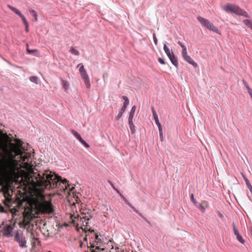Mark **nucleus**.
Here are the masks:
<instances>
[{
	"label": "nucleus",
	"instance_id": "nucleus-1",
	"mask_svg": "<svg viewBox=\"0 0 252 252\" xmlns=\"http://www.w3.org/2000/svg\"><path fill=\"white\" fill-rule=\"evenodd\" d=\"M2 153L0 156V169L10 174L14 175L19 169L18 165L25 169L28 174L21 180L26 187L36 188L44 187L46 189L59 188L63 190L68 189L69 184L66 179L62 180V178L55 174H52L51 172L48 174V171L40 174L34 171L32 165L29 163L31 158V154L25 152L22 148V145L10 143L8 146L6 144L0 146ZM74 187L71 189L72 191Z\"/></svg>",
	"mask_w": 252,
	"mask_h": 252
},
{
	"label": "nucleus",
	"instance_id": "nucleus-2",
	"mask_svg": "<svg viewBox=\"0 0 252 252\" xmlns=\"http://www.w3.org/2000/svg\"><path fill=\"white\" fill-rule=\"evenodd\" d=\"M27 211L32 213V215L35 216V215L40 214H52L54 212V209L51 201L35 199L31 203L30 208L27 209Z\"/></svg>",
	"mask_w": 252,
	"mask_h": 252
},
{
	"label": "nucleus",
	"instance_id": "nucleus-3",
	"mask_svg": "<svg viewBox=\"0 0 252 252\" xmlns=\"http://www.w3.org/2000/svg\"><path fill=\"white\" fill-rule=\"evenodd\" d=\"M35 217V216L32 215V213L27 211V209H26L23 213V220L20 222L21 227L26 228L27 231L30 233L33 232V225L31 224L30 222ZM30 234L31 233H30Z\"/></svg>",
	"mask_w": 252,
	"mask_h": 252
},
{
	"label": "nucleus",
	"instance_id": "nucleus-4",
	"mask_svg": "<svg viewBox=\"0 0 252 252\" xmlns=\"http://www.w3.org/2000/svg\"><path fill=\"white\" fill-rule=\"evenodd\" d=\"M71 222L76 227H78L79 225V222H78V221L81 223V228L83 230V231H85V232H87V231H90L91 232H94V230L91 229V228H88V226H89V221L86 220H84V219H81V217H77V218L73 217L72 216H71Z\"/></svg>",
	"mask_w": 252,
	"mask_h": 252
},
{
	"label": "nucleus",
	"instance_id": "nucleus-5",
	"mask_svg": "<svg viewBox=\"0 0 252 252\" xmlns=\"http://www.w3.org/2000/svg\"><path fill=\"white\" fill-rule=\"evenodd\" d=\"M197 20L201 24L202 26L206 28L209 30L215 33L220 34L218 29L216 27L213 23H212L208 19H205L202 17L198 16Z\"/></svg>",
	"mask_w": 252,
	"mask_h": 252
},
{
	"label": "nucleus",
	"instance_id": "nucleus-6",
	"mask_svg": "<svg viewBox=\"0 0 252 252\" xmlns=\"http://www.w3.org/2000/svg\"><path fill=\"white\" fill-rule=\"evenodd\" d=\"M197 20L201 24L202 26L206 28L209 30L215 33L220 34L218 29L216 27L213 23H212L208 19H205L202 17L198 16Z\"/></svg>",
	"mask_w": 252,
	"mask_h": 252
},
{
	"label": "nucleus",
	"instance_id": "nucleus-7",
	"mask_svg": "<svg viewBox=\"0 0 252 252\" xmlns=\"http://www.w3.org/2000/svg\"><path fill=\"white\" fill-rule=\"evenodd\" d=\"M224 9L226 11H229L230 12H231L232 13H235L238 15H242L246 18L249 17V14H248V13L246 11L241 9L239 7L232 6V5L228 4L225 6Z\"/></svg>",
	"mask_w": 252,
	"mask_h": 252
},
{
	"label": "nucleus",
	"instance_id": "nucleus-8",
	"mask_svg": "<svg viewBox=\"0 0 252 252\" xmlns=\"http://www.w3.org/2000/svg\"><path fill=\"white\" fill-rule=\"evenodd\" d=\"M78 67H79V72L82 78L83 79L84 82L87 88H90L91 87V83L90 81L89 77L87 74V73L84 68V66L82 63H79L78 65Z\"/></svg>",
	"mask_w": 252,
	"mask_h": 252
},
{
	"label": "nucleus",
	"instance_id": "nucleus-9",
	"mask_svg": "<svg viewBox=\"0 0 252 252\" xmlns=\"http://www.w3.org/2000/svg\"><path fill=\"white\" fill-rule=\"evenodd\" d=\"M8 7L21 18L25 26L26 31L28 32L29 31V23L24 15L18 9L11 5H8Z\"/></svg>",
	"mask_w": 252,
	"mask_h": 252
},
{
	"label": "nucleus",
	"instance_id": "nucleus-10",
	"mask_svg": "<svg viewBox=\"0 0 252 252\" xmlns=\"http://www.w3.org/2000/svg\"><path fill=\"white\" fill-rule=\"evenodd\" d=\"M163 49L172 64H174L176 67H178V63L177 57L175 56L173 53H171L169 48L166 46V44L164 45Z\"/></svg>",
	"mask_w": 252,
	"mask_h": 252
},
{
	"label": "nucleus",
	"instance_id": "nucleus-11",
	"mask_svg": "<svg viewBox=\"0 0 252 252\" xmlns=\"http://www.w3.org/2000/svg\"><path fill=\"white\" fill-rule=\"evenodd\" d=\"M123 99L125 100L123 106L120 110L118 115L115 117L116 120H119L123 116V113L125 112L127 106L129 104V100L127 96H123Z\"/></svg>",
	"mask_w": 252,
	"mask_h": 252
},
{
	"label": "nucleus",
	"instance_id": "nucleus-12",
	"mask_svg": "<svg viewBox=\"0 0 252 252\" xmlns=\"http://www.w3.org/2000/svg\"><path fill=\"white\" fill-rule=\"evenodd\" d=\"M15 239L22 248L26 247V241L25 236L22 233H17L15 236Z\"/></svg>",
	"mask_w": 252,
	"mask_h": 252
},
{
	"label": "nucleus",
	"instance_id": "nucleus-13",
	"mask_svg": "<svg viewBox=\"0 0 252 252\" xmlns=\"http://www.w3.org/2000/svg\"><path fill=\"white\" fill-rule=\"evenodd\" d=\"M182 55L184 60L188 62L189 64L192 65L194 67H196L197 66V63H195L190 56L187 54V50H184V52H182Z\"/></svg>",
	"mask_w": 252,
	"mask_h": 252
},
{
	"label": "nucleus",
	"instance_id": "nucleus-14",
	"mask_svg": "<svg viewBox=\"0 0 252 252\" xmlns=\"http://www.w3.org/2000/svg\"><path fill=\"white\" fill-rule=\"evenodd\" d=\"M13 229V227L11 225H8L3 227L2 229L1 230V232L3 235L6 237H11L12 236V232Z\"/></svg>",
	"mask_w": 252,
	"mask_h": 252
},
{
	"label": "nucleus",
	"instance_id": "nucleus-15",
	"mask_svg": "<svg viewBox=\"0 0 252 252\" xmlns=\"http://www.w3.org/2000/svg\"><path fill=\"white\" fill-rule=\"evenodd\" d=\"M30 239L32 245V248L34 249L36 247V245H40V241L38 238L35 237L33 232H31L30 234Z\"/></svg>",
	"mask_w": 252,
	"mask_h": 252
},
{
	"label": "nucleus",
	"instance_id": "nucleus-16",
	"mask_svg": "<svg viewBox=\"0 0 252 252\" xmlns=\"http://www.w3.org/2000/svg\"><path fill=\"white\" fill-rule=\"evenodd\" d=\"M233 228L234 234L236 236L237 239L242 244H244L245 242V240L243 239L241 235L239 234L238 229H237L236 227L235 226L234 223L233 224Z\"/></svg>",
	"mask_w": 252,
	"mask_h": 252
},
{
	"label": "nucleus",
	"instance_id": "nucleus-17",
	"mask_svg": "<svg viewBox=\"0 0 252 252\" xmlns=\"http://www.w3.org/2000/svg\"><path fill=\"white\" fill-rule=\"evenodd\" d=\"M80 217H81L82 219H84V220L90 221L93 217L91 213L89 211H86L85 212H83Z\"/></svg>",
	"mask_w": 252,
	"mask_h": 252
},
{
	"label": "nucleus",
	"instance_id": "nucleus-18",
	"mask_svg": "<svg viewBox=\"0 0 252 252\" xmlns=\"http://www.w3.org/2000/svg\"><path fill=\"white\" fill-rule=\"evenodd\" d=\"M94 237H95V242H96V250H104V248H101L100 247H101V245H102V241H101V240L99 238V236L97 234V233H95L94 234Z\"/></svg>",
	"mask_w": 252,
	"mask_h": 252
},
{
	"label": "nucleus",
	"instance_id": "nucleus-19",
	"mask_svg": "<svg viewBox=\"0 0 252 252\" xmlns=\"http://www.w3.org/2000/svg\"><path fill=\"white\" fill-rule=\"evenodd\" d=\"M11 186L10 184H6L2 186L0 189V192H3L4 196H6L7 192L11 190Z\"/></svg>",
	"mask_w": 252,
	"mask_h": 252
},
{
	"label": "nucleus",
	"instance_id": "nucleus-20",
	"mask_svg": "<svg viewBox=\"0 0 252 252\" xmlns=\"http://www.w3.org/2000/svg\"><path fill=\"white\" fill-rule=\"evenodd\" d=\"M11 194L10 192V190H9L8 192H7L6 193V196H4L5 200L4 201V204L8 207H10V203L11 202Z\"/></svg>",
	"mask_w": 252,
	"mask_h": 252
},
{
	"label": "nucleus",
	"instance_id": "nucleus-21",
	"mask_svg": "<svg viewBox=\"0 0 252 252\" xmlns=\"http://www.w3.org/2000/svg\"><path fill=\"white\" fill-rule=\"evenodd\" d=\"M242 175L245 181L246 182V184L247 185V187L250 189V191L252 193V186L251 185L249 181L248 180L245 175L242 173Z\"/></svg>",
	"mask_w": 252,
	"mask_h": 252
},
{
	"label": "nucleus",
	"instance_id": "nucleus-22",
	"mask_svg": "<svg viewBox=\"0 0 252 252\" xmlns=\"http://www.w3.org/2000/svg\"><path fill=\"white\" fill-rule=\"evenodd\" d=\"M128 124L131 133L133 134L135 132V126L133 123L132 120H128Z\"/></svg>",
	"mask_w": 252,
	"mask_h": 252
},
{
	"label": "nucleus",
	"instance_id": "nucleus-23",
	"mask_svg": "<svg viewBox=\"0 0 252 252\" xmlns=\"http://www.w3.org/2000/svg\"><path fill=\"white\" fill-rule=\"evenodd\" d=\"M136 107L135 106H133L132 107L130 112V114H129V115L128 120H133L134 115V113H135V112L136 110Z\"/></svg>",
	"mask_w": 252,
	"mask_h": 252
},
{
	"label": "nucleus",
	"instance_id": "nucleus-24",
	"mask_svg": "<svg viewBox=\"0 0 252 252\" xmlns=\"http://www.w3.org/2000/svg\"><path fill=\"white\" fill-rule=\"evenodd\" d=\"M29 11L32 14L33 17L34 18V21H37L38 20V19H37L38 15H37V12L34 10H33V9H30Z\"/></svg>",
	"mask_w": 252,
	"mask_h": 252
},
{
	"label": "nucleus",
	"instance_id": "nucleus-25",
	"mask_svg": "<svg viewBox=\"0 0 252 252\" xmlns=\"http://www.w3.org/2000/svg\"><path fill=\"white\" fill-rule=\"evenodd\" d=\"M243 22L247 26L250 28L252 30V23L250 20L246 19L244 20Z\"/></svg>",
	"mask_w": 252,
	"mask_h": 252
},
{
	"label": "nucleus",
	"instance_id": "nucleus-26",
	"mask_svg": "<svg viewBox=\"0 0 252 252\" xmlns=\"http://www.w3.org/2000/svg\"><path fill=\"white\" fill-rule=\"evenodd\" d=\"M71 133L73 134V135L79 140L80 139H81V136L74 129L71 130Z\"/></svg>",
	"mask_w": 252,
	"mask_h": 252
},
{
	"label": "nucleus",
	"instance_id": "nucleus-27",
	"mask_svg": "<svg viewBox=\"0 0 252 252\" xmlns=\"http://www.w3.org/2000/svg\"><path fill=\"white\" fill-rule=\"evenodd\" d=\"M62 85L65 90H67L69 87V83L66 80H63Z\"/></svg>",
	"mask_w": 252,
	"mask_h": 252
},
{
	"label": "nucleus",
	"instance_id": "nucleus-28",
	"mask_svg": "<svg viewBox=\"0 0 252 252\" xmlns=\"http://www.w3.org/2000/svg\"><path fill=\"white\" fill-rule=\"evenodd\" d=\"M69 52L72 54H74V55H79V52L78 51H77L76 49H75L73 47H71L70 50H69Z\"/></svg>",
	"mask_w": 252,
	"mask_h": 252
},
{
	"label": "nucleus",
	"instance_id": "nucleus-29",
	"mask_svg": "<svg viewBox=\"0 0 252 252\" xmlns=\"http://www.w3.org/2000/svg\"><path fill=\"white\" fill-rule=\"evenodd\" d=\"M30 80L32 82H34L36 84H37V82H38V78L36 77V76H31L30 77Z\"/></svg>",
	"mask_w": 252,
	"mask_h": 252
},
{
	"label": "nucleus",
	"instance_id": "nucleus-30",
	"mask_svg": "<svg viewBox=\"0 0 252 252\" xmlns=\"http://www.w3.org/2000/svg\"><path fill=\"white\" fill-rule=\"evenodd\" d=\"M96 242H95V240L94 241H90V246L89 247H90L91 250L93 248H94V247H95V249H96L97 245H96Z\"/></svg>",
	"mask_w": 252,
	"mask_h": 252
},
{
	"label": "nucleus",
	"instance_id": "nucleus-31",
	"mask_svg": "<svg viewBox=\"0 0 252 252\" xmlns=\"http://www.w3.org/2000/svg\"><path fill=\"white\" fill-rule=\"evenodd\" d=\"M79 141L86 148H88L90 147V145L84 141L82 137L79 140Z\"/></svg>",
	"mask_w": 252,
	"mask_h": 252
},
{
	"label": "nucleus",
	"instance_id": "nucleus-32",
	"mask_svg": "<svg viewBox=\"0 0 252 252\" xmlns=\"http://www.w3.org/2000/svg\"><path fill=\"white\" fill-rule=\"evenodd\" d=\"M197 207L200 209L201 211L204 213L205 211V208L202 204H199L198 205H197Z\"/></svg>",
	"mask_w": 252,
	"mask_h": 252
},
{
	"label": "nucleus",
	"instance_id": "nucleus-33",
	"mask_svg": "<svg viewBox=\"0 0 252 252\" xmlns=\"http://www.w3.org/2000/svg\"><path fill=\"white\" fill-rule=\"evenodd\" d=\"M152 113H153L154 119H156L158 118V115L153 107H152Z\"/></svg>",
	"mask_w": 252,
	"mask_h": 252
},
{
	"label": "nucleus",
	"instance_id": "nucleus-34",
	"mask_svg": "<svg viewBox=\"0 0 252 252\" xmlns=\"http://www.w3.org/2000/svg\"><path fill=\"white\" fill-rule=\"evenodd\" d=\"M178 44L181 47V48H182V52H184V50H185V51L187 50V48L180 41H179L178 42Z\"/></svg>",
	"mask_w": 252,
	"mask_h": 252
},
{
	"label": "nucleus",
	"instance_id": "nucleus-35",
	"mask_svg": "<svg viewBox=\"0 0 252 252\" xmlns=\"http://www.w3.org/2000/svg\"><path fill=\"white\" fill-rule=\"evenodd\" d=\"M27 51L29 54L35 53L38 51L37 50H31V49H29L28 48H27Z\"/></svg>",
	"mask_w": 252,
	"mask_h": 252
},
{
	"label": "nucleus",
	"instance_id": "nucleus-36",
	"mask_svg": "<svg viewBox=\"0 0 252 252\" xmlns=\"http://www.w3.org/2000/svg\"><path fill=\"white\" fill-rule=\"evenodd\" d=\"M114 190H116V192H117L118 194H119V195H120V196H121L122 198H123L124 199H125V197H124V196H123V195L121 193V192H120V191H119V190L117 188H115V189H114Z\"/></svg>",
	"mask_w": 252,
	"mask_h": 252
},
{
	"label": "nucleus",
	"instance_id": "nucleus-37",
	"mask_svg": "<svg viewBox=\"0 0 252 252\" xmlns=\"http://www.w3.org/2000/svg\"><path fill=\"white\" fill-rule=\"evenodd\" d=\"M153 39H154V41L155 44L157 45V44H158V39H157V38L156 37V36L155 34H153Z\"/></svg>",
	"mask_w": 252,
	"mask_h": 252
},
{
	"label": "nucleus",
	"instance_id": "nucleus-38",
	"mask_svg": "<svg viewBox=\"0 0 252 252\" xmlns=\"http://www.w3.org/2000/svg\"><path fill=\"white\" fill-rule=\"evenodd\" d=\"M159 133L160 138L161 140L162 141L163 138L162 129L159 130Z\"/></svg>",
	"mask_w": 252,
	"mask_h": 252
},
{
	"label": "nucleus",
	"instance_id": "nucleus-39",
	"mask_svg": "<svg viewBox=\"0 0 252 252\" xmlns=\"http://www.w3.org/2000/svg\"><path fill=\"white\" fill-rule=\"evenodd\" d=\"M190 198H191V201L193 202V203L194 204H197L196 201L194 199V198L193 197V194H191Z\"/></svg>",
	"mask_w": 252,
	"mask_h": 252
},
{
	"label": "nucleus",
	"instance_id": "nucleus-40",
	"mask_svg": "<svg viewBox=\"0 0 252 252\" xmlns=\"http://www.w3.org/2000/svg\"><path fill=\"white\" fill-rule=\"evenodd\" d=\"M158 62H159L161 64H165V62H164V60H163V59L161 58H158Z\"/></svg>",
	"mask_w": 252,
	"mask_h": 252
},
{
	"label": "nucleus",
	"instance_id": "nucleus-41",
	"mask_svg": "<svg viewBox=\"0 0 252 252\" xmlns=\"http://www.w3.org/2000/svg\"><path fill=\"white\" fill-rule=\"evenodd\" d=\"M243 82H244V85L246 86V87L247 88V89H248V91H251L250 88L249 87L248 84L246 82V81H245L244 80H243Z\"/></svg>",
	"mask_w": 252,
	"mask_h": 252
},
{
	"label": "nucleus",
	"instance_id": "nucleus-42",
	"mask_svg": "<svg viewBox=\"0 0 252 252\" xmlns=\"http://www.w3.org/2000/svg\"><path fill=\"white\" fill-rule=\"evenodd\" d=\"M0 212L1 213H6L4 208L2 206H0Z\"/></svg>",
	"mask_w": 252,
	"mask_h": 252
},
{
	"label": "nucleus",
	"instance_id": "nucleus-43",
	"mask_svg": "<svg viewBox=\"0 0 252 252\" xmlns=\"http://www.w3.org/2000/svg\"><path fill=\"white\" fill-rule=\"evenodd\" d=\"M202 204H203L205 207H208V203L206 201H203Z\"/></svg>",
	"mask_w": 252,
	"mask_h": 252
},
{
	"label": "nucleus",
	"instance_id": "nucleus-44",
	"mask_svg": "<svg viewBox=\"0 0 252 252\" xmlns=\"http://www.w3.org/2000/svg\"><path fill=\"white\" fill-rule=\"evenodd\" d=\"M157 125L158 126V130H162V127H161V125L160 124V123H158V124H157Z\"/></svg>",
	"mask_w": 252,
	"mask_h": 252
},
{
	"label": "nucleus",
	"instance_id": "nucleus-45",
	"mask_svg": "<svg viewBox=\"0 0 252 252\" xmlns=\"http://www.w3.org/2000/svg\"><path fill=\"white\" fill-rule=\"evenodd\" d=\"M108 182L109 183V184L111 185V186H112V187L113 188V189H114L116 188L115 187V186H114V185L113 184V183L109 181Z\"/></svg>",
	"mask_w": 252,
	"mask_h": 252
},
{
	"label": "nucleus",
	"instance_id": "nucleus-46",
	"mask_svg": "<svg viewBox=\"0 0 252 252\" xmlns=\"http://www.w3.org/2000/svg\"><path fill=\"white\" fill-rule=\"evenodd\" d=\"M128 205H129V206H130V207L132 208V209H133L135 212H136L138 213V211L136 210V209H135L133 206H132L131 204H129Z\"/></svg>",
	"mask_w": 252,
	"mask_h": 252
},
{
	"label": "nucleus",
	"instance_id": "nucleus-47",
	"mask_svg": "<svg viewBox=\"0 0 252 252\" xmlns=\"http://www.w3.org/2000/svg\"><path fill=\"white\" fill-rule=\"evenodd\" d=\"M154 120H155V122H156V124H158V123H159V120H158V118H157V119H154Z\"/></svg>",
	"mask_w": 252,
	"mask_h": 252
},
{
	"label": "nucleus",
	"instance_id": "nucleus-48",
	"mask_svg": "<svg viewBox=\"0 0 252 252\" xmlns=\"http://www.w3.org/2000/svg\"><path fill=\"white\" fill-rule=\"evenodd\" d=\"M248 92H249L250 95H251V96L252 98V91H249Z\"/></svg>",
	"mask_w": 252,
	"mask_h": 252
},
{
	"label": "nucleus",
	"instance_id": "nucleus-49",
	"mask_svg": "<svg viewBox=\"0 0 252 252\" xmlns=\"http://www.w3.org/2000/svg\"><path fill=\"white\" fill-rule=\"evenodd\" d=\"M84 240L87 242V235H86V237L84 238Z\"/></svg>",
	"mask_w": 252,
	"mask_h": 252
},
{
	"label": "nucleus",
	"instance_id": "nucleus-50",
	"mask_svg": "<svg viewBox=\"0 0 252 252\" xmlns=\"http://www.w3.org/2000/svg\"><path fill=\"white\" fill-rule=\"evenodd\" d=\"M82 245H83V243H82L81 241H80V247L81 248V247H82Z\"/></svg>",
	"mask_w": 252,
	"mask_h": 252
},
{
	"label": "nucleus",
	"instance_id": "nucleus-51",
	"mask_svg": "<svg viewBox=\"0 0 252 252\" xmlns=\"http://www.w3.org/2000/svg\"><path fill=\"white\" fill-rule=\"evenodd\" d=\"M2 184V181L0 179V186H1Z\"/></svg>",
	"mask_w": 252,
	"mask_h": 252
}]
</instances>
